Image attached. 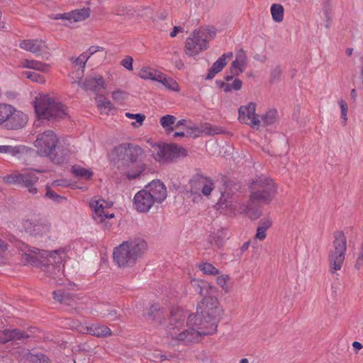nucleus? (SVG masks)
I'll return each instance as SVG.
<instances>
[{
  "mask_svg": "<svg viewBox=\"0 0 363 363\" xmlns=\"http://www.w3.org/2000/svg\"><path fill=\"white\" fill-rule=\"evenodd\" d=\"M20 67L22 68L31 69L43 72H48L49 65L35 60H24L21 62Z\"/></svg>",
  "mask_w": 363,
  "mask_h": 363,
  "instance_id": "393cba45",
  "label": "nucleus"
},
{
  "mask_svg": "<svg viewBox=\"0 0 363 363\" xmlns=\"http://www.w3.org/2000/svg\"><path fill=\"white\" fill-rule=\"evenodd\" d=\"M88 60H89V56L85 55L83 52L77 57H72L70 60H71L72 65H74V67H78L79 68L84 69L85 67L86 62H87Z\"/></svg>",
  "mask_w": 363,
  "mask_h": 363,
  "instance_id": "37998d69",
  "label": "nucleus"
},
{
  "mask_svg": "<svg viewBox=\"0 0 363 363\" xmlns=\"http://www.w3.org/2000/svg\"><path fill=\"white\" fill-rule=\"evenodd\" d=\"M190 191L192 194H201L204 196H209L214 189V183L209 177L201 174H196L192 176L189 181Z\"/></svg>",
  "mask_w": 363,
  "mask_h": 363,
  "instance_id": "4468645a",
  "label": "nucleus"
},
{
  "mask_svg": "<svg viewBox=\"0 0 363 363\" xmlns=\"http://www.w3.org/2000/svg\"><path fill=\"white\" fill-rule=\"evenodd\" d=\"M34 108L40 119L61 118L67 115L65 106L48 96L37 99Z\"/></svg>",
  "mask_w": 363,
  "mask_h": 363,
  "instance_id": "6e6552de",
  "label": "nucleus"
},
{
  "mask_svg": "<svg viewBox=\"0 0 363 363\" xmlns=\"http://www.w3.org/2000/svg\"><path fill=\"white\" fill-rule=\"evenodd\" d=\"M125 92L121 90L113 91L112 98L116 101H122L124 99Z\"/></svg>",
  "mask_w": 363,
  "mask_h": 363,
  "instance_id": "4d7b16f0",
  "label": "nucleus"
},
{
  "mask_svg": "<svg viewBox=\"0 0 363 363\" xmlns=\"http://www.w3.org/2000/svg\"><path fill=\"white\" fill-rule=\"evenodd\" d=\"M71 12V20L77 22L84 21L90 16L89 8H82L81 9H76Z\"/></svg>",
  "mask_w": 363,
  "mask_h": 363,
  "instance_id": "f704fd0d",
  "label": "nucleus"
},
{
  "mask_svg": "<svg viewBox=\"0 0 363 363\" xmlns=\"http://www.w3.org/2000/svg\"><path fill=\"white\" fill-rule=\"evenodd\" d=\"M86 333L89 335L96 337H105L111 335V331L107 326L99 324H93L86 327Z\"/></svg>",
  "mask_w": 363,
  "mask_h": 363,
  "instance_id": "bb28decb",
  "label": "nucleus"
},
{
  "mask_svg": "<svg viewBox=\"0 0 363 363\" xmlns=\"http://www.w3.org/2000/svg\"><path fill=\"white\" fill-rule=\"evenodd\" d=\"M277 118V111L274 109L269 110L265 114L262 116L260 124L263 125H269L274 124Z\"/></svg>",
  "mask_w": 363,
  "mask_h": 363,
  "instance_id": "e433bc0d",
  "label": "nucleus"
},
{
  "mask_svg": "<svg viewBox=\"0 0 363 363\" xmlns=\"http://www.w3.org/2000/svg\"><path fill=\"white\" fill-rule=\"evenodd\" d=\"M176 118L172 115H165L160 119V123L167 133L173 130L172 125L175 123Z\"/></svg>",
  "mask_w": 363,
  "mask_h": 363,
  "instance_id": "4c0bfd02",
  "label": "nucleus"
},
{
  "mask_svg": "<svg viewBox=\"0 0 363 363\" xmlns=\"http://www.w3.org/2000/svg\"><path fill=\"white\" fill-rule=\"evenodd\" d=\"M29 335L19 329L4 330L0 332V342L6 343L9 341H16L27 339Z\"/></svg>",
  "mask_w": 363,
  "mask_h": 363,
  "instance_id": "4be33fe9",
  "label": "nucleus"
},
{
  "mask_svg": "<svg viewBox=\"0 0 363 363\" xmlns=\"http://www.w3.org/2000/svg\"><path fill=\"white\" fill-rule=\"evenodd\" d=\"M121 65L128 70H133V58L130 56H126L121 60Z\"/></svg>",
  "mask_w": 363,
  "mask_h": 363,
  "instance_id": "5fc2aeb1",
  "label": "nucleus"
},
{
  "mask_svg": "<svg viewBox=\"0 0 363 363\" xmlns=\"http://www.w3.org/2000/svg\"><path fill=\"white\" fill-rule=\"evenodd\" d=\"M197 267L205 275L216 276L220 274V271L211 263L208 262H201L197 264Z\"/></svg>",
  "mask_w": 363,
  "mask_h": 363,
  "instance_id": "7c9ffc66",
  "label": "nucleus"
},
{
  "mask_svg": "<svg viewBox=\"0 0 363 363\" xmlns=\"http://www.w3.org/2000/svg\"><path fill=\"white\" fill-rule=\"evenodd\" d=\"M6 239L23 252L21 260L25 264H35L38 261V255L40 254L38 248L31 247L10 234L6 235Z\"/></svg>",
  "mask_w": 363,
  "mask_h": 363,
  "instance_id": "ddd939ff",
  "label": "nucleus"
},
{
  "mask_svg": "<svg viewBox=\"0 0 363 363\" xmlns=\"http://www.w3.org/2000/svg\"><path fill=\"white\" fill-rule=\"evenodd\" d=\"M147 244L143 240L136 239L123 242L116 247L113 252L114 262L119 267L133 265L144 253Z\"/></svg>",
  "mask_w": 363,
  "mask_h": 363,
  "instance_id": "20e7f679",
  "label": "nucleus"
},
{
  "mask_svg": "<svg viewBox=\"0 0 363 363\" xmlns=\"http://www.w3.org/2000/svg\"><path fill=\"white\" fill-rule=\"evenodd\" d=\"M142 171L141 170H136L134 172L131 173L130 172H128L127 173V177L129 179H135L137 177H138L140 174H141Z\"/></svg>",
  "mask_w": 363,
  "mask_h": 363,
  "instance_id": "680f3d73",
  "label": "nucleus"
},
{
  "mask_svg": "<svg viewBox=\"0 0 363 363\" xmlns=\"http://www.w3.org/2000/svg\"><path fill=\"white\" fill-rule=\"evenodd\" d=\"M83 86L86 90L97 91L100 88L105 89L106 85L101 75L94 74L85 78Z\"/></svg>",
  "mask_w": 363,
  "mask_h": 363,
  "instance_id": "5701e85b",
  "label": "nucleus"
},
{
  "mask_svg": "<svg viewBox=\"0 0 363 363\" xmlns=\"http://www.w3.org/2000/svg\"><path fill=\"white\" fill-rule=\"evenodd\" d=\"M53 19L55 20H67L71 21V12L56 13L53 15Z\"/></svg>",
  "mask_w": 363,
  "mask_h": 363,
  "instance_id": "13d9d810",
  "label": "nucleus"
},
{
  "mask_svg": "<svg viewBox=\"0 0 363 363\" xmlns=\"http://www.w3.org/2000/svg\"><path fill=\"white\" fill-rule=\"evenodd\" d=\"M227 238L226 230L223 228L218 230L216 233L210 235L211 242H214L218 247L223 245L225 240Z\"/></svg>",
  "mask_w": 363,
  "mask_h": 363,
  "instance_id": "72a5a7b5",
  "label": "nucleus"
},
{
  "mask_svg": "<svg viewBox=\"0 0 363 363\" xmlns=\"http://www.w3.org/2000/svg\"><path fill=\"white\" fill-rule=\"evenodd\" d=\"M272 225V220L269 218H262L258 223V227L267 230Z\"/></svg>",
  "mask_w": 363,
  "mask_h": 363,
  "instance_id": "864d4df0",
  "label": "nucleus"
},
{
  "mask_svg": "<svg viewBox=\"0 0 363 363\" xmlns=\"http://www.w3.org/2000/svg\"><path fill=\"white\" fill-rule=\"evenodd\" d=\"M250 190V201L269 204L274 199L277 187L271 179L261 175L251 182Z\"/></svg>",
  "mask_w": 363,
  "mask_h": 363,
  "instance_id": "39448f33",
  "label": "nucleus"
},
{
  "mask_svg": "<svg viewBox=\"0 0 363 363\" xmlns=\"http://www.w3.org/2000/svg\"><path fill=\"white\" fill-rule=\"evenodd\" d=\"M42 256L47 258V264L43 265V271L59 285L63 284V262L67 257L66 248L45 252Z\"/></svg>",
  "mask_w": 363,
  "mask_h": 363,
  "instance_id": "0eeeda50",
  "label": "nucleus"
},
{
  "mask_svg": "<svg viewBox=\"0 0 363 363\" xmlns=\"http://www.w3.org/2000/svg\"><path fill=\"white\" fill-rule=\"evenodd\" d=\"M108 206L105 200L96 197L89 201V207L92 211V217L96 223H102L114 217L113 213H105L104 209Z\"/></svg>",
  "mask_w": 363,
  "mask_h": 363,
  "instance_id": "f3484780",
  "label": "nucleus"
},
{
  "mask_svg": "<svg viewBox=\"0 0 363 363\" xmlns=\"http://www.w3.org/2000/svg\"><path fill=\"white\" fill-rule=\"evenodd\" d=\"M266 232H267V230H265L259 227H257V233L255 235V238L259 240H261V241L264 240L267 236Z\"/></svg>",
  "mask_w": 363,
  "mask_h": 363,
  "instance_id": "bf43d9fd",
  "label": "nucleus"
},
{
  "mask_svg": "<svg viewBox=\"0 0 363 363\" xmlns=\"http://www.w3.org/2000/svg\"><path fill=\"white\" fill-rule=\"evenodd\" d=\"M11 106V105L9 104L0 103V126L3 123Z\"/></svg>",
  "mask_w": 363,
  "mask_h": 363,
  "instance_id": "3c124183",
  "label": "nucleus"
},
{
  "mask_svg": "<svg viewBox=\"0 0 363 363\" xmlns=\"http://www.w3.org/2000/svg\"><path fill=\"white\" fill-rule=\"evenodd\" d=\"M249 246H250V241H247V242H244L240 247L241 252H244L245 251H246L249 248Z\"/></svg>",
  "mask_w": 363,
  "mask_h": 363,
  "instance_id": "774afa93",
  "label": "nucleus"
},
{
  "mask_svg": "<svg viewBox=\"0 0 363 363\" xmlns=\"http://www.w3.org/2000/svg\"><path fill=\"white\" fill-rule=\"evenodd\" d=\"M104 50V48L102 47H99V46H91L88 48V50L86 51V52H84V54L85 55H87L89 56V58L93 55L94 53L99 52V51H102Z\"/></svg>",
  "mask_w": 363,
  "mask_h": 363,
  "instance_id": "6e6d98bb",
  "label": "nucleus"
},
{
  "mask_svg": "<svg viewBox=\"0 0 363 363\" xmlns=\"http://www.w3.org/2000/svg\"><path fill=\"white\" fill-rule=\"evenodd\" d=\"M184 32V28L182 26H174L173 30L170 32L169 35L171 38H174L177 36V33Z\"/></svg>",
  "mask_w": 363,
  "mask_h": 363,
  "instance_id": "052dcab7",
  "label": "nucleus"
},
{
  "mask_svg": "<svg viewBox=\"0 0 363 363\" xmlns=\"http://www.w3.org/2000/svg\"><path fill=\"white\" fill-rule=\"evenodd\" d=\"M338 104L341 109L340 118L342 120L343 124L345 125L347 121V104L343 99L338 101Z\"/></svg>",
  "mask_w": 363,
  "mask_h": 363,
  "instance_id": "09e8293b",
  "label": "nucleus"
},
{
  "mask_svg": "<svg viewBox=\"0 0 363 363\" xmlns=\"http://www.w3.org/2000/svg\"><path fill=\"white\" fill-rule=\"evenodd\" d=\"M206 31L211 38H214L216 35V30L214 28L208 27L206 29Z\"/></svg>",
  "mask_w": 363,
  "mask_h": 363,
  "instance_id": "69168bd1",
  "label": "nucleus"
},
{
  "mask_svg": "<svg viewBox=\"0 0 363 363\" xmlns=\"http://www.w3.org/2000/svg\"><path fill=\"white\" fill-rule=\"evenodd\" d=\"M230 280L229 275L223 274L218 276L216 279V284L225 292L228 293L230 291V286L228 285V282Z\"/></svg>",
  "mask_w": 363,
  "mask_h": 363,
  "instance_id": "79ce46f5",
  "label": "nucleus"
},
{
  "mask_svg": "<svg viewBox=\"0 0 363 363\" xmlns=\"http://www.w3.org/2000/svg\"><path fill=\"white\" fill-rule=\"evenodd\" d=\"M352 347L355 350L358 351V350H360L363 347V345L361 342L354 341L352 342Z\"/></svg>",
  "mask_w": 363,
  "mask_h": 363,
  "instance_id": "338daca9",
  "label": "nucleus"
},
{
  "mask_svg": "<svg viewBox=\"0 0 363 363\" xmlns=\"http://www.w3.org/2000/svg\"><path fill=\"white\" fill-rule=\"evenodd\" d=\"M50 230V225L48 223L36 222L30 233V235H43L47 234Z\"/></svg>",
  "mask_w": 363,
  "mask_h": 363,
  "instance_id": "c9c22d12",
  "label": "nucleus"
},
{
  "mask_svg": "<svg viewBox=\"0 0 363 363\" xmlns=\"http://www.w3.org/2000/svg\"><path fill=\"white\" fill-rule=\"evenodd\" d=\"M45 196L57 203H60L62 201L66 199L65 197L60 196L55 191H52L48 185L46 186V193Z\"/></svg>",
  "mask_w": 363,
  "mask_h": 363,
  "instance_id": "c03bdc74",
  "label": "nucleus"
},
{
  "mask_svg": "<svg viewBox=\"0 0 363 363\" xmlns=\"http://www.w3.org/2000/svg\"><path fill=\"white\" fill-rule=\"evenodd\" d=\"M27 123V115L11 105L1 127L8 130H16L25 127Z\"/></svg>",
  "mask_w": 363,
  "mask_h": 363,
  "instance_id": "f8f14e48",
  "label": "nucleus"
},
{
  "mask_svg": "<svg viewBox=\"0 0 363 363\" xmlns=\"http://www.w3.org/2000/svg\"><path fill=\"white\" fill-rule=\"evenodd\" d=\"M163 312L160 309V306L157 304L151 306L149 310L148 316L153 320L161 323V317L162 316Z\"/></svg>",
  "mask_w": 363,
  "mask_h": 363,
  "instance_id": "a19ab883",
  "label": "nucleus"
},
{
  "mask_svg": "<svg viewBox=\"0 0 363 363\" xmlns=\"http://www.w3.org/2000/svg\"><path fill=\"white\" fill-rule=\"evenodd\" d=\"M19 47L38 57L48 60L50 55V50L46 43L41 39H26L20 42Z\"/></svg>",
  "mask_w": 363,
  "mask_h": 363,
  "instance_id": "2eb2a0df",
  "label": "nucleus"
},
{
  "mask_svg": "<svg viewBox=\"0 0 363 363\" xmlns=\"http://www.w3.org/2000/svg\"><path fill=\"white\" fill-rule=\"evenodd\" d=\"M35 223V221H33L32 220L30 219H24L22 221V226L24 230L30 235V233L33 229Z\"/></svg>",
  "mask_w": 363,
  "mask_h": 363,
  "instance_id": "603ef678",
  "label": "nucleus"
},
{
  "mask_svg": "<svg viewBox=\"0 0 363 363\" xmlns=\"http://www.w3.org/2000/svg\"><path fill=\"white\" fill-rule=\"evenodd\" d=\"M125 116L128 118L130 119H135L136 122H133L132 125L134 127L138 126L137 123H138L139 125H142L143 122L144 121L145 116L142 113H125Z\"/></svg>",
  "mask_w": 363,
  "mask_h": 363,
  "instance_id": "49530a36",
  "label": "nucleus"
},
{
  "mask_svg": "<svg viewBox=\"0 0 363 363\" xmlns=\"http://www.w3.org/2000/svg\"><path fill=\"white\" fill-rule=\"evenodd\" d=\"M190 283L194 290L203 298L211 296L214 291L212 285L202 279H192Z\"/></svg>",
  "mask_w": 363,
  "mask_h": 363,
  "instance_id": "412c9836",
  "label": "nucleus"
},
{
  "mask_svg": "<svg viewBox=\"0 0 363 363\" xmlns=\"http://www.w3.org/2000/svg\"><path fill=\"white\" fill-rule=\"evenodd\" d=\"M22 76L29 79L32 82L38 83V84H44L45 82V77L35 72L31 71H23L21 73Z\"/></svg>",
  "mask_w": 363,
  "mask_h": 363,
  "instance_id": "58836bf2",
  "label": "nucleus"
},
{
  "mask_svg": "<svg viewBox=\"0 0 363 363\" xmlns=\"http://www.w3.org/2000/svg\"><path fill=\"white\" fill-rule=\"evenodd\" d=\"M71 172L74 176L84 179H90L93 176V172L91 169H86L79 165H73L71 168Z\"/></svg>",
  "mask_w": 363,
  "mask_h": 363,
  "instance_id": "2f4dec72",
  "label": "nucleus"
},
{
  "mask_svg": "<svg viewBox=\"0 0 363 363\" xmlns=\"http://www.w3.org/2000/svg\"><path fill=\"white\" fill-rule=\"evenodd\" d=\"M96 101L99 109L102 113L108 114L114 108L113 104L103 95L98 96L96 98Z\"/></svg>",
  "mask_w": 363,
  "mask_h": 363,
  "instance_id": "c756f323",
  "label": "nucleus"
},
{
  "mask_svg": "<svg viewBox=\"0 0 363 363\" xmlns=\"http://www.w3.org/2000/svg\"><path fill=\"white\" fill-rule=\"evenodd\" d=\"M43 170L30 168L21 172H16L3 177L4 182L8 184H16L26 188L28 191L35 195L38 193V189L35 185L39 181L37 173L43 172Z\"/></svg>",
  "mask_w": 363,
  "mask_h": 363,
  "instance_id": "1a4fd4ad",
  "label": "nucleus"
},
{
  "mask_svg": "<svg viewBox=\"0 0 363 363\" xmlns=\"http://www.w3.org/2000/svg\"><path fill=\"white\" fill-rule=\"evenodd\" d=\"M152 156L160 163L170 162L179 157L187 155L185 148L175 144L155 145Z\"/></svg>",
  "mask_w": 363,
  "mask_h": 363,
  "instance_id": "9d476101",
  "label": "nucleus"
},
{
  "mask_svg": "<svg viewBox=\"0 0 363 363\" xmlns=\"http://www.w3.org/2000/svg\"><path fill=\"white\" fill-rule=\"evenodd\" d=\"M160 71L153 69L149 67H143L138 74V76L145 80H152L156 81L157 80Z\"/></svg>",
  "mask_w": 363,
  "mask_h": 363,
  "instance_id": "c85d7f7f",
  "label": "nucleus"
},
{
  "mask_svg": "<svg viewBox=\"0 0 363 363\" xmlns=\"http://www.w3.org/2000/svg\"><path fill=\"white\" fill-rule=\"evenodd\" d=\"M208 47V42L204 33L201 30H195L186 40L185 52L187 55L193 57L206 50Z\"/></svg>",
  "mask_w": 363,
  "mask_h": 363,
  "instance_id": "9b49d317",
  "label": "nucleus"
},
{
  "mask_svg": "<svg viewBox=\"0 0 363 363\" xmlns=\"http://www.w3.org/2000/svg\"><path fill=\"white\" fill-rule=\"evenodd\" d=\"M333 238L332 248L328 252L329 272L331 274L342 269L347 252V238L344 232H334Z\"/></svg>",
  "mask_w": 363,
  "mask_h": 363,
  "instance_id": "423d86ee",
  "label": "nucleus"
},
{
  "mask_svg": "<svg viewBox=\"0 0 363 363\" xmlns=\"http://www.w3.org/2000/svg\"><path fill=\"white\" fill-rule=\"evenodd\" d=\"M167 196V190L164 184L155 179L135 194L133 207L139 213H147L155 204L163 203Z\"/></svg>",
  "mask_w": 363,
  "mask_h": 363,
  "instance_id": "f03ea898",
  "label": "nucleus"
},
{
  "mask_svg": "<svg viewBox=\"0 0 363 363\" xmlns=\"http://www.w3.org/2000/svg\"><path fill=\"white\" fill-rule=\"evenodd\" d=\"M27 359L31 363H50L48 357L42 353L33 354L29 352Z\"/></svg>",
  "mask_w": 363,
  "mask_h": 363,
  "instance_id": "ea45409f",
  "label": "nucleus"
},
{
  "mask_svg": "<svg viewBox=\"0 0 363 363\" xmlns=\"http://www.w3.org/2000/svg\"><path fill=\"white\" fill-rule=\"evenodd\" d=\"M53 298L57 301L62 303H66L69 304V296L67 294H65L64 291L61 290L55 291L52 292Z\"/></svg>",
  "mask_w": 363,
  "mask_h": 363,
  "instance_id": "a18cd8bd",
  "label": "nucleus"
},
{
  "mask_svg": "<svg viewBox=\"0 0 363 363\" xmlns=\"http://www.w3.org/2000/svg\"><path fill=\"white\" fill-rule=\"evenodd\" d=\"M363 266V242H362L358 248L354 262V268L359 269Z\"/></svg>",
  "mask_w": 363,
  "mask_h": 363,
  "instance_id": "de8ad7c7",
  "label": "nucleus"
},
{
  "mask_svg": "<svg viewBox=\"0 0 363 363\" xmlns=\"http://www.w3.org/2000/svg\"><path fill=\"white\" fill-rule=\"evenodd\" d=\"M19 149L17 147L11 145H0V153L10 154L13 156L19 153Z\"/></svg>",
  "mask_w": 363,
  "mask_h": 363,
  "instance_id": "8fccbe9b",
  "label": "nucleus"
},
{
  "mask_svg": "<svg viewBox=\"0 0 363 363\" xmlns=\"http://www.w3.org/2000/svg\"><path fill=\"white\" fill-rule=\"evenodd\" d=\"M9 249V245L6 241L0 238V253L6 252Z\"/></svg>",
  "mask_w": 363,
  "mask_h": 363,
  "instance_id": "e2e57ef3",
  "label": "nucleus"
},
{
  "mask_svg": "<svg viewBox=\"0 0 363 363\" xmlns=\"http://www.w3.org/2000/svg\"><path fill=\"white\" fill-rule=\"evenodd\" d=\"M102 317H108L111 320H114L118 318L116 311H111L108 312L107 314H103Z\"/></svg>",
  "mask_w": 363,
  "mask_h": 363,
  "instance_id": "0e129e2a",
  "label": "nucleus"
},
{
  "mask_svg": "<svg viewBox=\"0 0 363 363\" xmlns=\"http://www.w3.org/2000/svg\"><path fill=\"white\" fill-rule=\"evenodd\" d=\"M57 135L52 130H48L37 135L34 145L39 156L49 157L53 162L60 164L68 157L69 150L67 148L62 149V155L59 156L58 152L61 150L60 147L57 148Z\"/></svg>",
  "mask_w": 363,
  "mask_h": 363,
  "instance_id": "7ed1b4c3",
  "label": "nucleus"
},
{
  "mask_svg": "<svg viewBox=\"0 0 363 363\" xmlns=\"http://www.w3.org/2000/svg\"><path fill=\"white\" fill-rule=\"evenodd\" d=\"M217 206L219 208L227 211L230 214H236L242 210L241 204L235 201L233 196L227 193L221 194Z\"/></svg>",
  "mask_w": 363,
  "mask_h": 363,
  "instance_id": "a211bd4d",
  "label": "nucleus"
},
{
  "mask_svg": "<svg viewBox=\"0 0 363 363\" xmlns=\"http://www.w3.org/2000/svg\"><path fill=\"white\" fill-rule=\"evenodd\" d=\"M256 106L254 103L241 106L238 109V119L245 124L250 125L254 129H258L260 126V120L255 114Z\"/></svg>",
  "mask_w": 363,
  "mask_h": 363,
  "instance_id": "dca6fc26",
  "label": "nucleus"
},
{
  "mask_svg": "<svg viewBox=\"0 0 363 363\" xmlns=\"http://www.w3.org/2000/svg\"><path fill=\"white\" fill-rule=\"evenodd\" d=\"M157 82L161 83L167 89L172 91L180 90L179 84L172 77H168L165 74L161 72Z\"/></svg>",
  "mask_w": 363,
  "mask_h": 363,
  "instance_id": "cd10ccee",
  "label": "nucleus"
},
{
  "mask_svg": "<svg viewBox=\"0 0 363 363\" xmlns=\"http://www.w3.org/2000/svg\"><path fill=\"white\" fill-rule=\"evenodd\" d=\"M114 152L118 156L124 153L127 154L129 160L133 162H137L143 154V150L140 147L130 143L119 145L115 147Z\"/></svg>",
  "mask_w": 363,
  "mask_h": 363,
  "instance_id": "6ab92c4d",
  "label": "nucleus"
},
{
  "mask_svg": "<svg viewBox=\"0 0 363 363\" xmlns=\"http://www.w3.org/2000/svg\"><path fill=\"white\" fill-rule=\"evenodd\" d=\"M246 65V55L243 50H239L235 55V59L232 62L231 73L238 75L242 73L245 68Z\"/></svg>",
  "mask_w": 363,
  "mask_h": 363,
  "instance_id": "b1692460",
  "label": "nucleus"
},
{
  "mask_svg": "<svg viewBox=\"0 0 363 363\" xmlns=\"http://www.w3.org/2000/svg\"><path fill=\"white\" fill-rule=\"evenodd\" d=\"M216 83L217 86L225 92L238 91L241 89L242 85V81L238 78H235L232 83L225 82L221 80H217Z\"/></svg>",
  "mask_w": 363,
  "mask_h": 363,
  "instance_id": "a878e982",
  "label": "nucleus"
},
{
  "mask_svg": "<svg viewBox=\"0 0 363 363\" xmlns=\"http://www.w3.org/2000/svg\"><path fill=\"white\" fill-rule=\"evenodd\" d=\"M222 314L223 309L218 298L212 296L205 297L198 303L196 314L188 316L186 325L184 323L186 312L179 307L173 308L167 330L174 340L192 342L200 336L216 333Z\"/></svg>",
  "mask_w": 363,
  "mask_h": 363,
  "instance_id": "f257e3e1",
  "label": "nucleus"
},
{
  "mask_svg": "<svg viewBox=\"0 0 363 363\" xmlns=\"http://www.w3.org/2000/svg\"><path fill=\"white\" fill-rule=\"evenodd\" d=\"M233 57V52L223 54L211 67L206 77V79H212L216 74L221 72L227 64V59Z\"/></svg>",
  "mask_w": 363,
  "mask_h": 363,
  "instance_id": "aec40b11",
  "label": "nucleus"
},
{
  "mask_svg": "<svg viewBox=\"0 0 363 363\" xmlns=\"http://www.w3.org/2000/svg\"><path fill=\"white\" fill-rule=\"evenodd\" d=\"M270 11L272 19L277 23H280L284 19V9L281 4H273L271 6Z\"/></svg>",
  "mask_w": 363,
  "mask_h": 363,
  "instance_id": "473e14b6",
  "label": "nucleus"
}]
</instances>
